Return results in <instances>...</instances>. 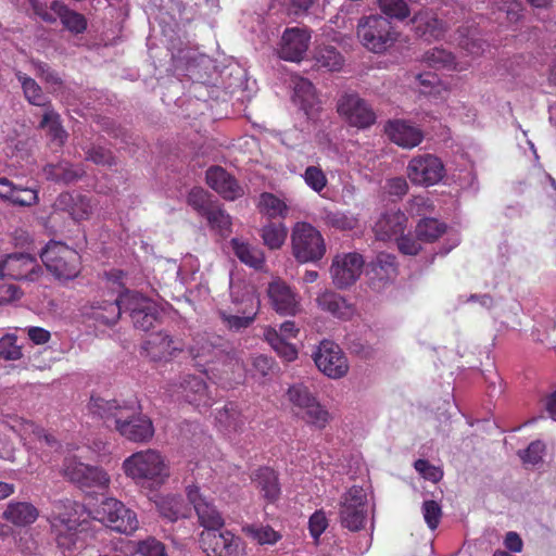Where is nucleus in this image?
Listing matches in <instances>:
<instances>
[{
    "label": "nucleus",
    "instance_id": "obj_1",
    "mask_svg": "<svg viewBox=\"0 0 556 556\" xmlns=\"http://www.w3.org/2000/svg\"><path fill=\"white\" fill-rule=\"evenodd\" d=\"M88 410L102 419L108 428L113 427L128 441L143 443L150 441L154 435L152 420L138 413L132 405L92 395L88 403Z\"/></svg>",
    "mask_w": 556,
    "mask_h": 556
},
{
    "label": "nucleus",
    "instance_id": "obj_2",
    "mask_svg": "<svg viewBox=\"0 0 556 556\" xmlns=\"http://www.w3.org/2000/svg\"><path fill=\"white\" fill-rule=\"evenodd\" d=\"M47 521L58 547L63 553L72 552L77 546L79 534L87 530V510L76 501L61 500L53 503Z\"/></svg>",
    "mask_w": 556,
    "mask_h": 556
},
{
    "label": "nucleus",
    "instance_id": "obj_3",
    "mask_svg": "<svg viewBox=\"0 0 556 556\" xmlns=\"http://www.w3.org/2000/svg\"><path fill=\"white\" fill-rule=\"evenodd\" d=\"M122 468L137 485L150 490L159 489L169 477L165 457L153 448L132 453L124 459Z\"/></svg>",
    "mask_w": 556,
    "mask_h": 556
},
{
    "label": "nucleus",
    "instance_id": "obj_4",
    "mask_svg": "<svg viewBox=\"0 0 556 556\" xmlns=\"http://www.w3.org/2000/svg\"><path fill=\"white\" fill-rule=\"evenodd\" d=\"M46 268L58 279L72 280L81 270L79 253L61 241H49L40 252Z\"/></svg>",
    "mask_w": 556,
    "mask_h": 556
},
{
    "label": "nucleus",
    "instance_id": "obj_5",
    "mask_svg": "<svg viewBox=\"0 0 556 556\" xmlns=\"http://www.w3.org/2000/svg\"><path fill=\"white\" fill-rule=\"evenodd\" d=\"M357 37L367 50L382 53L396 42L399 33L389 18L376 14L358 21Z\"/></svg>",
    "mask_w": 556,
    "mask_h": 556
},
{
    "label": "nucleus",
    "instance_id": "obj_6",
    "mask_svg": "<svg viewBox=\"0 0 556 556\" xmlns=\"http://www.w3.org/2000/svg\"><path fill=\"white\" fill-rule=\"evenodd\" d=\"M94 519L113 531L132 534L139 527L137 515L117 498L106 497L94 509Z\"/></svg>",
    "mask_w": 556,
    "mask_h": 556
},
{
    "label": "nucleus",
    "instance_id": "obj_7",
    "mask_svg": "<svg viewBox=\"0 0 556 556\" xmlns=\"http://www.w3.org/2000/svg\"><path fill=\"white\" fill-rule=\"evenodd\" d=\"M292 250L301 263L317 262L326 253L321 233L308 223H298L292 231Z\"/></svg>",
    "mask_w": 556,
    "mask_h": 556
},
{
    "label": "nucleus",
    "instance_id": "obj_8",
    "mask_svg": "<svg viewBox=\"0 0 556 556\" xmlns=\"http://www.w3.org/2000/svg\"><path fill=\"white\" fill-rule=\"evenodd\" d=\"M367 519V494L362 486L352 485L340 498L339 520L343 528L359 531Z\"/></svg>",
    "mask_w": 556,
    "mask_h": 556
},
{
    "label": "nucleus",
    "instance_id": "obj_9",
    "mask_svg": "<svg viewBox=\"0 0 556 556\" xmlns=\"http://www.w3.org/2000/svg\"><path fill=\"white\" fill-rule=\"evenodd\" d=\"M406 175L414 186L431 187L445 176V167L440 157L431 153L413 156L406 167Z\"/></svg>",
    "mask_w": 556,
    "mask_h": 556
},
{
    "label": "nucleus",
    "instance_id": "obj_10",
    "mask_svg": "<svg viewBox=\"0 0 556 556\" xmlns=\"http://www.w3.org/2000/svg\"><path fill=\"white\" fill-rule=\"evenodd\" d=\"M337 111L349 125L366 129L376 123L371 105L355 91L344 92L338 100Z\"/></svg>",
    "mask_w": 556,
    "mask_h": 556
},
{
    "label": "nucleus",
    "instance_id": "obj_11",
    "mask_svg": "<svg viewBox=\"0 0 556 556\" xmlns=\"http://www.w3.org/2000/svg\"><path fill=\"white\" fill-rule=\"evenodd\" d=\"M317 368L328 378L340 379L349 371V362L341 348L330 340H323L313 354Z\"/></svg>",
    "mask_w": 556,
    "mask_h": 556
},
{
    "label": "nucleus",
    "instance_id": "obj_12",
    "mask_svg": "<svg viewBox=\"0 0 556 556\" xmlns=\"http://www.w3.org/2000/svg\"><path fill=\"white\" fill-rule=\"evenodd\" d=\"M364 264L363 255L357 252L336 255L330 266L333 285L341 290L354 285L362 275Z\"/></svg>",
    "mask_w": 556,
    "mask_h": 556
},
{
    "label": "nucleus",
    "instance_id": "obj_13",
    "mask_svg": "<svg viewBox=\"0 0 556 556\" xmlns=\"http://www.w3.org/2000/svg\"><path fill=\"white\" fill-rule=\"evenodd\" d=\"M397 275L399 264L396 256L388 252H379L367 265L366 269L368 286L377 292L392 285Z\"/></svg>",
    "mask_w": 556,
    "mask_h": 556
},
{
    "label": "nucleus",
    "instance_id": "obj_14",
    "mask_svg": "<svg viewBox=\"0 0 556 556\" xmlns=\"http://www.w3.org/2000/svg\"><path fill=\"white\" fill-rule=\"evenodd\" d=\"M219 529L203 531L200 544L207 556H242L241 539L230 531L219 532Z\"/></svg>",
    "mask_w": 556,
    "mask_h": 556
},
{
    "label": "nucleus",
    "instance_id": "obj_15",
    "mask_svg": "<svg viewBox=\"0 0 556 556\" xmlns=\"http://www.w3.org/2000/svg\"><path fill=\"white\" fill-rule=\"evenodd\" d=\"M126 312H129L134 326L141 330L151 329L159 317L156 304L138 292L125 289Z\"/></svg>",
    "mask_w": 556,
    "mask_h": 556
},
{
    "label": "nucleus",
    "instance_id": "obj_16",
    "mask_svg": "<svg viewBox=\"0 0 556 556\" xmlns=\"http://www.w3.org/2000/svg\"><path fill=\"white\" fill-rule=\"evenodd\" d=\"M40 274V265L36 257L29 253H12L0 261V277L34 281Z\"/></svg>",
    "mask_w": 556,
    "mask_h": 556
},
{
    "label": "nucleus",
    "instance_id": "obj_17",
    "mask_svg": "<svg viewBox=\"0 0 556 556\" xmlns=\"http://www.w3.org/2000/svg\"><path fill=\"white\" fill-rule=\"evenodd\" d=\"M142 350L152 362H167L177 352L184 350V343L179 339H174L167 332L159 331L148 336L142 344Z\"/></svg>",
    "mask_w": 556,
    "mask_h": 556
},
{
    "label": "nucleus",
    "instance_id": "obj_18",
    "mask_svg": "<svg viewBox=\"0 0 556 556\" xmlns=\"http://www.w3.org/2000/svg\"><path fill=\"white\" fill-rule=\"evenodd\" d=\"M177 393L199 410H207L214 403L205 380L200 376L189 374L181 376Z\"/></svg>",
    "mask_w": 556,
    "mask_h": 556
},
{
    "label": "nucleus",
    "instance_id": "obj_19",
    "mask_svg": "<svg viewBox=\"0 0 556 556\" xmlns=\"http://www.w3.org/2000/svg\"><path fill=\"white\" fill-rule=\"evenodd\" d=\"M311 37L307 27L287 28L280 38V59L300 62L308 49Z\"/></svg>",
    "mask_w": 556,
    "mask_h": 556
},
{
    "label": "nucleus",
    "instance_id": "obj_20",
    "mask_svg": "<svg viewBox=\"0 0 556 556\" xmlns=\"http://www.w3.org/2000/svg\"><path fill=\"white\" fill-rule=\"evenodd\" d=\"M188 501L193 505L200 525L206 530L220 529L224 526V518L214 504L200 492L199 486L187 488Z\"/></svg>",
    "mask_w": 556,
    "mask_h": 556
},
{
    "label": "nucleus",
    "instance_id": "obj_21",
    "mask_svg": "<svg viewBox=\"0 0 556 556\" xmlns=\"http://www.w3.org/2000/svg\"><path fill=\"white\" fill-rule=\"evenodd\" d=\"M206 184L225 200L233 201L244 194L238 180L222 166H211L205 174Z\"/></svg>",
    "mask_w": 556,
    "mask_h": 556
},
{
    "label": "nucleus",
    "instance_id": "obj_22",
    "mask_svg": "<svg viewBox=\"0 0 556 556\" xmlns=\"http://www.w3.org/2000/svg\"><path fill=\"white\" fill-rule=\"evenodd\" d=\"M384 131L389 139L404 149H413L421 143L422 131L403 119L388 121Z\"/></svg>",
    "mask_w": 556,
    "mask_h": 556
},
{
    "label": "nucleus",
    "instance_id": "obj_23",
    "mask_svg": "<svg viewBox=\"0 0 556 556\" xmlns=\"http://www.w3.org/2000/svg\"><path fill=\"white\" fill-rule=\"evenodd\" d=\"M408 218L400 210L383 213L374 226L376 238L381 241L396 239L404 233Z\"/></svg>",
    "mask_w": 556,
    "mask_h": 556
},
{
    "label": "nucleus",
    "instance_id": "obj_24",
    "mask_svg": "<svg viewBox=\"0 0 556 556\" xmlns=\"http://www.w3.org/2000/svg\"><path fill=\"white\" fill-rule=\"evenodd\" d=\"M55 210L66 212L75 222L86 220L92 214L91 200L83 194L62 192L54 202Z\"/></svg>",
    "mask_w": 556,
    "mask_h": 556
},
{
    "label": "nucleus",
    "instance_id": "obj_25",
    "mask_svg": "<svg viewBox=\"0 0 556 556\" xmlns=\"http://www.w3.org/2000/svg\"><path fill=\"white\" fill-rule=\"evenodd\" d=\"M293 89L292 99L299 104L307 117L318 110L319 99L315 86L311 80L299 75L291 77Z\"/></svg>",
    "mask_w": 556,
    "mask_h": 556
},
{
    "label": "nucleus",
    "instance_id": "obj_26",
    "mask_svg": "<svg viewBox=\"0 0 556 556\" xmlns=\"http://www.w3.org/2000/svg\"><path fill=\"white\" fill-rule=\"evenodd\" d=\"M125 289L112 299L102 302H96L91 306V315L96 321L106 326H112L121 318L122 312H126Z\"/></svg>",
    "mask_w": 556,
    "mask_h": 556
},
{
    "label": "nucleus",
    "instance_id": "obj_27",
    "mask_svg": "<svg viewBox=\"0 0 556 556\" xmlns=\"http://www.w3.org/2000/svg\"><path fill=\"white\" fill-rule=\"evenodd\" d=\"M39 517V509L29 502L11 501L2 518L15 527H27L33 525Z\"/></svg>",
    "mask_w": 556,
    "mask_h": 556
},
{
    "label": "nucleus",
    "instance_id": "obj_28",
    "mask_svg": "<svg viewBox=\"0 0 556 556\" xmlns=\"http://www.w3.org/2000/svg\"><path fill=\"white\" fill-rule=\"evenodd\" d=\"M415 33L425 40L439 39L443 36L444 24L437 15L428 10H421L412 18Z\"/></svg>",
    "mask_w": 556,
    "mask_h": 556
},
{
    "label": "nucleus",
    "instance_id": "obj_29",
    "mask_svg": "<svg viewBox=\"0 0 556 556\" xmlns=\"http://www.w3.org/2000/svg\"><path fill=\"white\" fill-rule=\"evenodd\" d=\"M43 173L47 179L63 185L76 182L86 175L83 165H74L66 161L56 164H47L43 167Z\"/></svg>",
    "mask_w": 556,
    "mask_h": 556
},
{
    "label": "nucleus",
    "instance_id": "obj_30",
    "mask_svg": "<svg viewBox=\"0 0 556 556\" xmlns=\"http://www.w3.org/2000/svg\"><path fill=\"white\" fill-rule=\"evenodd\" d=\"M314 67L323 72H339L344 65V56L333 46H317L313 51Z\"/></svg>",
    "mask_w": 556,
    "mask_h": 556
},
{
    "label": "nucleus",
    "instance_id": "obj_31",
    "mask_svg": "<svg viewBox=\"0 0 556 556\" xmlns=\"http://www.w3.org/2000/svg\"><path fill=\"white\" fill-rule=\"evenodd\" d=\"M316 302L323 311L330 313L332 316L342 319H349L353 313V307L340 294L333 291H325L320 293Z\"/></svg>",
    "mask_w": 556,
    "mask_h": 556
},
{
    "label": "nucleus",
    "instance_id": "obj_32",
    "mask_svg": "<svg viewBox=\"0 0 556 556\" xmlns=\"http://www.w3.org/2000/svg\"><path fill=\"white\" fill-rule=\"evenodd\" d=\"M254 481L257 483L264 497L268 501L264 509L265 513L269 515L270 506L275 508V502L278 498V476L274 469L263 467L256 471Z\"/></svg>",
    "mask_w": 556,
    "mask_h": 556
},
{
    "label": "nucleus",
    "instance_id": "obj_33",
    "mask_svg": "<svg viewBox=\"0 0 556 556\" xmlns=\"http://www.w3.org/2000/svg\"><path fill=\"white\" fill-rule=\"evenodd\" d=\"M230 245L235 255L241 263L254 269H261L263 267L265 257L258 248L249 242L241 241L238 238H232Z\"/></svg>",
    "mask_w": 556,
    "mask_h": 556
},
{
    "label": "nucleus",
    "instance_id": "obj_34",
    "mask_svg": "<svg viewBox=\"0 0 556 556\" xmlns=\"http://www.w3.org/2000/svg\"><path fill=\"white\" fill-rule=\"evenodd\" d=\"M16 78L21 83L24 96L30 104L42 106L45 110L52 106L51 101L34 78L22 72L16 73Z\"/></svg>",
    "mask_w": 556,
    "mask_h": 556
},
{
    "label": "nucleus",
    "instance_id": "obj_35",
    "mask_svg": "<svg viewBox=\"0 0 556 556\" xmlns=\"http://www.w3.org/2000/svg\"><path fill=\"white\" fill-rule=\"evenodd\" d=\"M111 478L108 472L97 466H91L77 486L85 492H103L110 486Z\"/></svg>",
    "mask_w": 556,
    "mask_h": 556
},
{
    "label": "nucleus",
    "instance_id": "obj_36",
    "mask_svg": "<svg viewBox=\"0 0 556 556\" xmlns=\"http://www.w3.org/2000/svg\"><path fill=\"white\" fill-rule=\"evenodd\" d=\"M298 416L306 425L317 430L325 429L332 420V416L329 410L321 405L317 399L308 405V408L298 413Z\"/></svg>",
    "mask_w": 556,
    "mask_h": 556
},
{
    "label": "nucleus",
    "instance_id": "obj_37",
    "mask_svg": "<svg viewBox=\"0 0 556 556\" xmlns=\"http://www.w3.org/2000/svg\"><path fill=\"white\" fill-rule=\"evenodd\" d=\"M39 127L48 129V135L53 141H58L59 146H63L67 139V132L62 126L61 116L53 106L45 110Z\"/></svg>",
    "mask_w": 556,
    "mask_h": 556
},
{
    "label": "nucleus",
    "instance_id": "obj_38",
    "mask_svg": "<svg viewBox=\"0 0 556 556\" xmlns=\"http://www.w3.org/2000/svg\"><path fill=\"white\" fill-rule=\"evenodd\" d=\"M287 396L296 415L308 408V405L317 399L304 383L292 384L287 391Z\"/></svg>",
    "mask_w": 556,
    "mask_h": 556
},
{
    "label": "nucleus",
    "instance_id": "obj_39",
    "mask_svg": "<svg viewBox=\"0 0 556 556\" xmlns=\"http://www.w3.org/2000/svg\"><path fill=\"white\" fill-rule=\"evenodd\" d=\"M51 8L52 10L61 9L59 11L61 22L71 33L81 34L87 29V20L83 14L60 5L59 1H53Z\"/></svg>",
    "mask_w": 556,
    "mask_h": 556
},
{
    "label": "nucleus",
    "instance_id": "obj_40",
    "mask_svg": "<svg viewBox=\"0 0 556 556\" xmlns=\"http://www.w3.org/2000/svg\"><path fill=\"white\" fill-rule=\"evenodd\" d=\"M300 312V294L292 287L280 281V315L295 316Z\"/></svg>",
    "mask_w": 556,
    "mask_h": 556
},
{
    "label": "nucleus",
    "instance_id": "obj_41",
    "mask_svg": "<svg viewBox=\"0 0 556 556\" xmlns=\"http://www.w3.org/2000/svg\"><path fill=\"white\" fill-rule=\"evenodd\" d=\"M445 231V224L435 218L421 219L416 227V236L418 240L425 242H433L438 240Z\"/></svg>",
    "mask_w": 556,
    "mask_h": 556
},
{
    "label": "nucleus",
    "instance_id": "obj_42",
    "mask_svg": "<svg viewBox=\"0 0 556 556\" xmlns=\"http://www.w3.org/2000/svg\"><path fill=\"white\" fill-rule=\"evenodd\" d=\"M216 421L227 431H237L243 425L241 413L232 402L227 403L216 414Z\"/></svg>",
    "mask_w": 556,
    "mask_h": 556
},
{
    "label": "nucleus",
    "instance_id": "obj_43",
    "mask_svg": "<svg viewBox=\"0 0 556 556\" xmlns=\"http://www.w3.org/2000/svg\"><path fill=\"white\" fill-rule=\"evenodd\" d=\"M425 63L435 70H455V56L452 52L442 49L433 48L427 51L424 55Z\"/></svg>",
    "mask_w": 556,
    "mask_h": 556
},
{
    "label": "nucleus",
    "instance_id": "obj_44",
    "mask_svg": "<svg viewBox=\"0 0 556 556\" xmlns=\"http://www.w3.org/2000/svg\"><path fill=\"white\" fill-rule=\"evenodd\" d=\"M378 7L387 18L404 21L410 14L409 7L405 0H378Z\"/></svg>",
    "mask_w": 556,
    "mask_h": 556
},
{
    "label": "nucleus",
    "instance_id": "obj_45",
    "mask_svg": "<svg viewBox=\"0 0 556 556\" xmlns=\"http://www.w3.org/2000/svg\"><path fill=\"white\" fill-rule=\"evenodd\" d=\"M90 467V465L81 463L76 457H66L63 463L62 472L64 478L77 485L84 472H87Z\"/></svg>",
    "mask_w": 556,
    "mask_h": 556
},
{
    "label": "nucleus",
    "instance_id": "obj_46",
    "mask_svg": "<svg viewBox=\"0 0 556 556\" xmlns=\"http://www.w3.org/2000/svg\"><path fill=\"white\" fill-rule=\"evenodd\" d=\"M203 217L207 219L212 228L217 229L220 232L228 231L230 229V216L219 207L212 206L210 210H206Z\"/></svg>",
    "mask_w": 556,
    "mask_h": 556
},
{
    "label": "nucleus",
    "instance_id": "obj_47",
    "mask_svg": "<svg viewBox=\"0 0 556 556\" xmlns=\"http://www.w3.org/2000/svg\"><path fill=\"white\" fill-rule=\"evenodd\" d=\"M22 348L17 345L14 334H5L0 339V357L7 361H17L22 357Z\"/></svg>",
    "mask_w": 556,
    "mask_h": 556
},
{
    "label": "nucleus",
    "instance_id": "obj_48",
    "mask_svg": "<svg viewBox=\"0 0 556 556\" xmlns=\"http://www.w3.org/2000/svg\"><path fill=\"white\" fill-rule=\"evenodd\" d=\"M244 532L258 544H273L277 541V532L269 526H248Z\"/></svg>",
    "mask_w": 556,
    "mask_h": 556
},
{
    "label": "nucleus",
    "instance_id": "obj_49",
    "mask_svg": "<svg viewBox=\"0 0 556 556\" xmlns=\"http://www.w3.org/2000/svg\"><path fill=\"white\" fill-rule=\"evenodd\" d=\"M303 178L305 184L315 192L320 193L327 186V177L324 170L318 166H307Z\"/></svg>",
    "mask_w": 556,
    "mask_h": 556
},
{
    "label": "nucleus",
    "instance_id": "obj_50",
    "mask_svg": "<svg viewBox=\"0 0 556 556\" xmlns=\"http://www.w3.org/2000/svg\"><path fill=\"white\" fill-rule=\"evenodd\" d=\"M86 160L101 166H112L115 164L112 151L101 146L90 147L86 151Z\"/></svg>",
    "mask_w": 556,
    "mask_h": 556
},
{
    "label": "nucleus",
    "instance_id": "obj_51",
    "mask_svg": "<svg viewBox=\"0 0 556 556\" xmlns=\"http://www.w3.org/2000/svg\"><path fill=\"white\" fill-rule=\"evenodd\" d=\"M11 202L21 206L34 205L38 202V192L33 188L15 186Z\"/></svg>",
    "mask_w": 556,
    "mask_h": 556
},
{
    "label": "nucleus",
    "instance_id": "obj_52",
    "mask_svg": "<svg viewBox=\"0 0 556 556\" xmlns=\"http://www.w3.org/2000/svg\"><path fill=\"white\" fill-rule=\"evenodd\" d=\"M219 317L228 329L239 331L248 328L254 321L255 313L247 316H237L220 311Z\"/></svg>",
    "mask_w": 556,
    "mask_h": 556
},
{
    "label": "nucleus",
    "instance_id": "obj_53",
    "mask_svg": "<svg viewBox=\"0 0 556 556\" xmlns=\"http://www.w3.org/2000/svg\"><path fill=\"white\" fill-rule=\"evenodd\" d=\"M422 515L427 526L434 530L438 528L442 517L441 506L433 500L425 501L422 504Z\"/></svg>",
    "mask_w": 556,
    "mask_h": 556
},
{
    "label": "nucleus",
    "instance_id": "obj_54",
    "mask_svg": "<svg viewBox=\"0 0 556 556\" xmlns=\"http://www.w3.org/2000/svg\"><path fill=\"white\" fill-rule=\"evenodd\" d=\"M257 207L262 215L271 220L278 216V198L273 193L264 192L260 197Z\"/></svg>",
    "mask_w": 556,
    "mask_h": 556
},
{
    "label": "nucleus",
    "instance_id": "obj_55",
    "mask_svg": "<svg viewBox=\"0 0 556 556\" xmlns=\"http://www.w3.org/2000/svg\"><path fill=\"white\" fill-rule=\"evenodd\" d=\"M544 451L545 444L542 441H533L520 454V457L525 464L536 465L542 462Z\"/></svg>",
    "mask_w": 556,
    "mask_h": 556
},
{
    "label": "nucleus",
    "instance_id": "obj_56",
    "mask_svg": "<svg viewBox=\"0 0 556 556\" xmlns=\"http://www.w3.org/2000/svg\"><path fill=\"white\" fill-rule=\"evenodd\" d=\"M414 468L422 476V478L438 482L443 477V471L430 464L427 459H417L414 463Z\"/></svg>",
    "mask_w": 556,
    "mask_h": 556
},
{
    "label": "nucleus",
    "instance_id": "obj_57",
    "mask_svg": "<svg viewBox=\"0 0 556 556\" xmlns=\"http://www.w3.org/2000/svg\"><path fill=\"white\" fill-rule=\"evenodd\" d=\"M160 514L169 521H176L180 516V503L176 498H164L159 504Z\"/></svg>",
    "mask_w": 556,
    "mask_h": 556
},
{
    "label": "nucleus",
    "instance_id": "obj_58",
    "mask_svg": "<svg viewBox=\"0 0 556 556\" xmlns=\"http://www.w3.org/2000/svg\"><path fill=\"white\" fill-rule=\"evenodd\" d=\"M459 47L469 54L478 56L489 48V45L480 37L467 36L459 41Z\"/></svg>",
    "mask_w": 556,
    "mask_h": 556
},
{
    "label": "nucleus",
    "instance_id": "obj_59",
    "mask_svg": "<svg viewBox=\"0 0 556 556\" xmlns=\"http://www.w3.org/2000/svg\"><path fill=\"white\" fill-rule=\"evenodd\" d=\"M187 202L202 216L205 215L206 210H210L212 207L211 205L207 204L206 193L204 192L203 189H192L188 194Z\"/></svg>",
    "mask_w": 556,
    "mask_h": 556
},
{
    "label": "nucleus",
    "instance_id": "obj_60",
    "mask_svg": "<svg viewBox=\"0 0 556 556\" xmlns=\"http://www.w3.org/2000/svg\"><path fill=\"white\" fill-rule=\"evenodd\" d=\"M138 551L142 556H167L164 544L154 538L140 542Z\"/></svg>",
    "mask_w": 556,
    "mask_h": 556
},
{
    "label": "nucleus",
    "instance_id": "obj_61",
    "mask_svg": "<svg viewBox=\"0 0 556 556\" xmlns=\"http://www.w3.org/2000/svg\"><path fill=\"white\" fill-rule=\"evenodd\" d=\"M317 0H288L286 3V12L289 16H304L307 15L311 8Z\"/></svg>",
    "mask_w": 556,
    "mask_h": 556
},
{
    "label": "nucleus",
    "instance_id": "obj_62",
    "mask_svg": "<svg viewBox=\"0 0 556 556\" xmlns=\"http://www.w3.org/2000/svg\"><path fill=\"white\" fill-rule=\"evenodd\" d=\"M328 519L323 510L315 511L308 521L309 533L314 539H318L327 529Z\"/></svg>",
    "mask_w": 556,
    "mask_h": 556
},
{
    "label": "nucleus",
    "instance_id": "obj_63",
    "mask_svg": "<svg viewBox=\"0 0 556 556\" xmlns=\"http://www.w3.org/2000/svg\"><path fill=\"white\" fill-rule=\"evenodd\" d=\"M395 240L399 251L405 255H417L421 250L419 240L414 239L410 235L402 233Z\"/></svg>",
    "mask_w": 556,
    "mask_h": 556
},
{
    "label": "nucleus",
    "instance_id": "obj_64",
    "mask_svg": "<svg viewBox=\"0 0 556 556\" xmlns=\"http://www.w3.org/2000/svg\"><path fill=\"white\" fill-rule=\"evenodd\" d=\"M384 190L389 195L402 198L408 192V184L404 177H393L386 181Z\"/></svg>",
    "mask_w": 556,
    "mask_h": 556
}]
</instances>
